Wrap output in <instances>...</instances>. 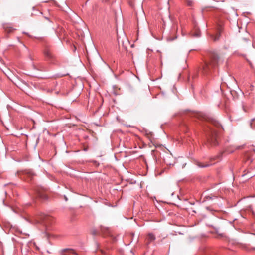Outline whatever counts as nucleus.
<instances>
[{
	"mask_svg": "<svg viewBox=\"0 0 255 255\" xmlns=\"http://www.w3.org/2000/svg\"><path fill=\"white\" fill-rule=\"evenodd\" d=\"M217 33L216 34V35H211V38L214 41H216L219 39L221 33L222 31V27L221 25H218L217 28Z\"/></svg>",
	"mask_w": 255,
	"mask_h": 255,
	"instance_id": "39448f33",
	"label": "nucleus"
},
{
	"mask_svg": "<svg viewBox=\"0 0 255 255\" xmlns=\"http://www.w3.org/2000/svg\"><path fill=\"white\" fill-rule=\"evenodd\" d=\"M192 36L195 37H199L200 36L201 33L198 28H195L194 31L191 33Z\"/></svg>",
	"mask_w": 255,
	"mask_h": 255,
	"instance_id": "9b49d317",
	"label": "nucleus"
},
{
	"mask_svg": "<svg viewBox=\"0 0 255 255\" xmlns=\"http://www.w3.org/2000/svg\"><path fill=\"white\" fill-rule=\"evenodd\" d=\"M24 174L27 178H29L30 180L32 179V177L34 175V174L31 171H29V170L25 171L24 172Z\"/></svg>",
	"mask_w": 255,
	"mask_h": 255,
	"instance_id": "9d476101",
	"label": "nucleus"
},
{
	"mask_svg": "<svg viewBox=\"0 0 255 255\" xmlns=\"http://www.w3.org/2000/svg\"><path fill=\"white\" fill-rule=\"evenodd\" d=\"M155 239V236L153 233H149L146 237L148 244H149L150 242L154 241Z\"/></svg>",
	"mask_w": 255,
	"mask_h": 255,
	"instance_id": "1a4fd4ad",
	"label": "nucleus"
},
{
	"mask_svg": "<svg viewBox=\"0 0 255 255\" xmlns=\"http://www.w3.org/2000/svg\"><path fill=\"white\" fill-rule=\"evenodd\" d=\"M254 249H255V248H254Z\"/></svg>",
	"mask_w": 255,
	"mask_h": 255,
	"instance_id": "f3484780",
	"label": "nucleus"
},
{
	"mask_svg": "<svg viewBox=\"0 0 255 255\" xmlns=\"http://www.w3.org/2000/svg\"><path fill=\"white\" fill-rule=\"evenodd\" d=\"M43 53L46 59V60L52 63H55V61H56V58L49 47H46L45 48L43 51Z\"/></svg>",
	"mask_w": 255,
	"mask_h": 255,
	"instance_id": "20e7f679",
	"label": "nucleus"
},
{
	"mask_svg": "<svg viewBox=\"0 0 255 255\" xmlns=\"http://www.w3.org/2000/svg\"><path fill=\"white\" fill-rule=\"evenodd\" d=\"M65 199L66 200H67V198L66 197H65Z\"/></svg>",
	"mask_w": 255,
	"mask_h": 255,
	"instance_id": "dca6fc26",
	"label": "nucleus"
},
{
	"mask_svg": "<svg viewBox=\"0 0 255 255\" xmlns=\"http://www.w3.org/2000/svg\"><path fill=\"white\" fill-rule=\"evenodd\" d=\"M3 28L7 33H12L15 29L9 24H4Z\"/></svg>",
	"mask_w": 255,
	"mask_h": 255,
	"instance_id": "6e6552de",
	"label": "nucleus"
},
{
	"mask_svg": "<svg viewBox=\"0 0 255 255\" xmlns=\"http://www.w3.org/2000/svg\"><path fill=\"white\" fill-rule=\"evenodd\" d=\"M60 255H78V254L72 249H65L62 251Z\"/></svg>",
	"mask_w": 255,
	"mask_h": 255,
	"instance_id": "423d86ee",
	"label": "nucleus"
},
{
	"mask_svg": "<svg viewBox=\"0 0 255 255\" xmlns=\"http://www.w3.org/2000/svg\"><path fill=\"white\" fill-rule=\"evenodd\" d=\"M37 222L43 224L46 227H48L53 224L54 222V219L52 216L41 214L38 216Z\"/></svg>",
	"mask_w": 255,
	"mask_h": 255,
	"instance_id": "7ed1b4c3",
	"label": "nucleus"
},
{
	"mask_svg": "<svg viewBox=\"0 0 255 255\" xmlns=\"http://www.w3.org/2000/svg\"><path fill=\"white\" fill-rule=\"evenodd\" d=\"M37 196L43 200L47 199V195L44 193V189L43 188H38L37 190Z\"/></svg>",
	"mask_w": 255,
	"mask_h": 255,
	"instance_id": "0eeeda50",
	"label": "nucleus"
},
{
	"mask_svg": "<svg viewBox=\"0 0 255 255\" xmlns=\"http://www.w3.org/2000/svg\"><path fill=\"white\" fill-rule=\"evenodd\" d=\"M247 175V174H243V175H242V176H246V175Z\"/></svg>",
	"mask_w": 255,
	"mask_h": 255,
	"instance_id": "2eb2a0df",
	"label": "nucleus"
},
{
	"mask_svg": "<svg viewBox=\"0 0 255 255\" xmlns=\"http://www.w3.org/2000/svg\"><path fill=\"white\" fill-rule=\"evenodd\" d=\"M220 57L215 52H210L208 54V60L205 62L203 66V72L204 74L211 73L220 62H222Z\"/></svg>",
	"mask_w": 255,
	"mask_h": 255,
	"instance_id": "f03ea898",
	"label": "nucleus"
},
{
	"mask_svg": "<svg viewBox=\"0 0 255 255\" xmlns=\"http://www.w3.org/2000/svg\"><path fill=\"white\" fill-rule=\"evenodd\" d=\"M186 2L188 6H192L194 5V1L192 0H186Z\"/></svg>",
	"mask_w": 255,
	"mask_h": 255,
	"instance_id": "ddd939ff",
	"label": "nucleus"
},
{
	"mask_svg": "<svg viewBox=\"0 0 255 255\" xmlns=\"http://www.w3.org/2000/svg\"><path fill=\"white\" fill-rule=\"evenodd\" d=\"M255 175V174H250L248 176V178H252V177H253Z\"/></svg>",
	"mask_w": 255,
	"mask_h": 255,
	"instance_id": "4468645a",
	"label": "nucleus"
},
{
	"mask_svg": "<svg viewBox=\"0 0 255 255\" xmlns=\"http://www.w3.org/2000/svg\"><path fill=\"white\" fill-rule=\"evenodd\" d=\"M196 165L199 167H201V168L207 167H208L209 166V165L208 164L202 163L200 162H196Z\"/></svg>",
	"mask_w": 255,
	"mask_h": 255,
	"instance_id": "f8f14e48",
	"label": "nucleus"
},
{
	"mask_svg": "<svg viewBox=\"0 0 255 255\" xmlns=\"http://www.w3.org/2000/svg\"><path fill=\"white\" fill-rule=\"evenodd\" d=\"M198 118L201 120L208 121L211 126H208L207 128L205 130L207 142L212 146H215L218 145L217 136L218 133H220L223 130L222 125L218 121L214 119L208 117L207 116L199 114Z\"/></svg>",
	"mask_w": 255,
	"mask_h": 255,
	"instance_id": "f257e3e1",
	"label": "nucleus"
}]
</instances>
